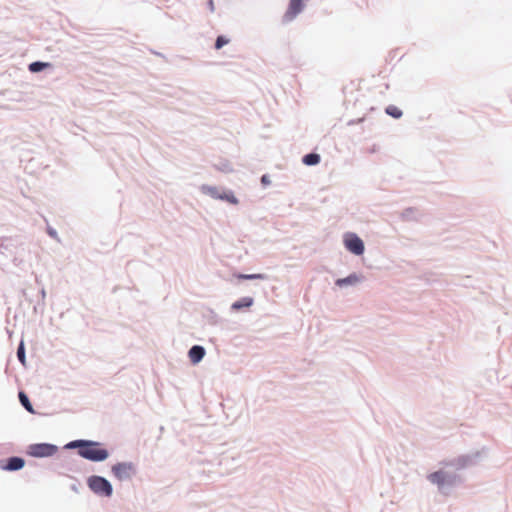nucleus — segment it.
<instances>
[{
	"label": "nucleus",
	"mask_w": 512,
	"mask_h": 512,
	"mask_svg": "<svg viewBox=\"0 0 512 512\" xmlns=\"http://www.w3.org/2000/svg\"><path fill=\"white\" fill-rule=\"evenodd\" d=\"M51 64L48 63V62H40V61H36V62H32L30 65H29V70L33 73H38V72H41L43 71L45 68L47 67H50Z\"/></svg>",
	"instance_id": "obj_15"
},
{
	"label": "nucleus",
	"mask_w": 512,
	"mask_h": 512,
	"mask_svg": "<svg viewBox=\"0 0 512 512\" xmlns=\"http://www.w3.org/2000/svg\"><path fill=\"white\" fill-rule=\"evenodd\" d=\"M136 466L133 462H117L111 466V473L118 481H128L136 474Z\"/></svg>",
	"instance_id": "obj_5"
},
{
	"label": "nucleus",
	"mask_w": 512,
	"mask_h": 512,
	"mask_svg": "<svg viewBox=\"0 0 512 512\" xmlns=\"http://www.w3.org/2000/svg\"><path fill=\"white\" fill-rule=\"evenodd\" d=\"M386 113L393 118H400L402 116V111L395 106H388L386 108Z\"/></svg>",
	"instance_id": "obj_18"
},
{
	"label": "nucleus",
	"mask_w": 512,
	"mask_h": 512,
	"mask_svg": "<svg viewBox=\"0 0 512 512\" xmlns=\"http://www.w3.org/2000/svg\"><path fill=\"white\" fill-rule=\"evenodd\" d=\"M254 304V299L250 296L243 297L231 304V310L239 311L244 308H250Z\"/></svg>",
	"instance_id": "obj_11"
},
{
	"label": "nucleus",
	"mask_w": 512,
	"mask_h": 512,
	"mask_svg": "<svg viewBox=\"0 0 512 512\" xmlns=\"http://www.w3.org/2000/svg\"><path fill=\"white\" fill-rule=\"evenodd\" d=\"M88 488L99 497L109 498L113 495V486L105 477L92 475L87 478Z\"/></svg>",
	"instance_id": "obj_4"
},
{
	"label": "nucleus",
	"mask_w": 512,
	"mask_h": 512,
	"mask_svg": "<svg viewBox=\"0 0 512 512\" xmlns=\"http://www.w3.org/2000/svg\"><path fill=\"white\" fill-rule=\"evenodd\" d=\"M487 457V449H474L466 454L458 455L439 464V468L427 475V480L435 485L440 493L448 494L453 487L461 483L459 472L474 466Z\"/></svg>",
	"instance_id": "obj_1"
},
{
	"label": "nucleus",
	"mask_w": 512,
	"mask_h": 512,
	"mask_svg": "<svg viewBox=\"0 0 512 512\" xmlns=\"http://www.w3.org/2000/svg\"><path fill=\"white\" fill-rule=\"evenodd\" d=\"M365 280L361 273H351L345 278H339L335 281V285L340 289H348L360 285Z\"/></svg>",
	"instance_id": "obj_8"
},
{
	"label": "nucleus",
	"mask_w": 512,
	"mask_h": 512,
	"mask_svg": "<svg viewBox=\"0 0 512 512\" xmlns=\"http://www.w3.org/2000/svg\"><path fill=\"white\" fill-rule=\"evenodd\" d=\"M206 355V350L201 345H194L188 351V358L193 365L199 364Z\"/></svg>",
	"instance_id": "obj_10"
},
{
	"label": "nucleus",
	"mask_w": 512,
	"mask_h": 512,
	"mask_svg": "<svg viewBox=\"0 0 512 512\" xmlns=\"http://www.w3.org/2000/svg\"><path fill=\"white\" fill-rule=\"evenodd\" d=\"M199 191L205 195L210 197L213 200H220L227 202L231 205H238L239 199L236 197L234 192L230 189H226L224 187L202 184L199 187Z\"/></svg>",
	"instance_id": "obj_3"
},
{
	"label": "nucleus",
	"mask_w": 512,
	"mask_h": 512,
	"mask_svg": "<svg viewBox=\"0 0 512 512\" xmlns=\"http://www.w3.org/2000/svg\"><path fill=\"white\" fill-rule=\"evenodd\" d=\"M49 234H50V236H52V237H54V238H56V237H57V233H56V231H54V230L49 231Z\"/></svg>",
	"instance_id": "obj_22"
},
{
	"label": "nucleus",
	"mask_w": 512,
	"mask_h": 512,
	"mask_svg": "<svg viewBox=\"0 0 512 512\" xmlns=\"http://www.w3.org/2000/svg\"><path fill=\"white\" fill-rule=\"evenodd\" d=\"M320 162V155L316 153H309L303 157V163L308 166L317 165Z\"/></svg>",
	"instance_id": "obj_14"
},
{
	"label": "nucleus",
	"mask_w": 512,
	"mask_h": 512,
	"mask_svg": "<svg viewBox=\"0 0 512 512\" xmlns=\"http://www.w3.org/2000/svg\"><path fill=\"white\" fill-rule=\"evenodd\" d=\"M18 396L21 404L25 407V409L30 413H34V409L29 401L28 396L24 392H19Z\"/></svg>",
	"instance_id": "obj_16"
},
{
	"label": "nucleus",
	"mask_w": 512,
	"mask_h": 512,
	"mask_svg": "<svg viewBox=\"0 0 512 512\" xmlns=\"http://www.w3.org/2000/svg\"><path fill=\"white\" fill-rule=\"evenodd\" d=\"M303 7V0H290L288 10L283 16V21H292L303 10Z\"/></svg>",
	"instance_id": "obj_9"
},
{
	"label": "nucleus",
	"mask_w": 512,
	"mask_h": 512,
	"mask_svg": "<svg viewBox=\"0 0 512 512\" xmlns=\"http://www.w3.org/2000/svg\"><path fill=\"white\" fill-rule=\"evenodd\" d=\"M343 245L350 253L361 256L365 252L363 240L353 232H347L343 235Z\"/></svg>",
	"instance_id": "obj_6"
},
{
	"label": "nucleus",
	"mask_w": 512,
	"mask_h": 512,
	"mask_svg": "<svg viewBox=\"0 0 512 512\" xmlns=\"http://www.w3.org/2000/svg\"><path fill=\"white\" fill-rule=\"evenodd\" d=\"M236 277L241 280H267L268 279V276L266 274H262V273L238 274Z\"/></svg>",
	"instance_id": "obj_13"
},
{
	"label": "nucleus",
	"mask_w": 512,
	"mask_h": 512,
	"mask_svg": "<svg viewBox=\"0 0 512 512\" xmlns=\"http://www.w3.org/2000/svg\"><path fill=\"white\" fill-rule=\"evenodd\" d=\"M42 296L44 297L45 296V290H42Z\"/></svg>",
	"instance_id": "obj_23"
},
{
	"label": "nucleus",
	"mask_w": 512,
	"mask_h": 512,
	"mask_svg": "<svg viewBox=\"0 0 512 512\" xmlns=\"http://www.w3.org/2000/svg\"><path fill=\"white\" fill-rule=\"evenodd\" d=\"M24 465H25L24 459H22L20 457H11L8 460V463L5 466V469L10 470V471H16V470L23 468Z\"/></svg>",
	"instance_id": "obj_12"
},
{
	"label": "nucleus",
	"mask_w": 512,
	"mask_h": 512,
	"mask_svg": "<svg viewBox=\"0 0 512 512\" xmlns=\"http://www.w3.org/2000/svg\"><path fill=\"white\" fill-rule=\"evenodd\" d=\"M58 451V447L49 443H39L29 446L28 453L33 457H50Z\"/></svg>",
	"instance_id": "obj_7"
},
{
	"label": "nucleus",
	"mask_w": 512,
	"mask_h": 512,
	"mask_svg": "<svg viewBox=\"0 0 512 512\" xmlns=\"http://www.w3.org/2000/svg\"><path fill=\"white\" fill-rule=\"evenodd\" d=\"M261 183L264 185V186H268L271 184V180H270V177L268 175H263L261 177Z\"/></svg>",
	"instance_id": "obj_20"
},
{
	"label": "nucleus",
	"mask_w": 512,
	"mask_h": 512,
	"mask_svg": "<svg viewBox=\"0 0 512 512\" xmlns=\"http://www.w3.org/2000/svg\"><path fill=\"white\" fill-rule=\"evenodd\" d=\"M228 43V40H226L224 37L219 36L216 40L215 47L216 49L222 48L225 44Z\"/></svg>",
	"instance_id": "obj_19"
},
{
	"label": "nucleus",
	"mask_w": 512,
	"mask_h": 512,
	"mask_svg": "<svg viewBox=\"0 0 512 512\" xmlns=\"http://www.w3.org/2000/svg\"><path fill=\"white\" fill-rule=\"evenodd\" d=\"M17 357H18L19 361L25 366L26 365V354H25V347H24L23 341H21L18 346Z\"/></svg>",
	"instance_id": "obj_17"
},
{
	"label": "nucleus",
	"mask_w": 512,
	"mask_h": 512,
	"mask_svg": "<svg viewBox=\"0 0 512 512\" xmlns=\"http://www.w3.org/2000/svg\"><path fill=\"white\" fill-rule=\"evenodd\" d=\"M209 8L211 11H214V3L212 0L209 1Z\"/></svg>",
	"instance_id": "obj_21"
},
{
	"label": "nucleus",
	"mask_w": 512,
	"mask_h": 512,
	"mask_svg": "<svg viewBox=\"0 0 512 512\" xmlns=\"http://www.w3.org/2000/svg\"><path fill=\"white\" fill-rule=\"evenodd\" d=\"M99 446L100 444L98 442L91 440H74L66 444L65 448H79L78 454L82 458L93 462H103L108 459L109 452Z\"/></svg>",
	"instance_id": "obj_2"
}]
</instances>
